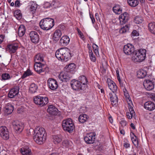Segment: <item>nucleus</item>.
I'll return each mask as SVG.
<instances>
[{"label":"nucleus","mask_w":155,"mask_h":155,"mask_svg":"<svg viewBox=\"0 0 155 155\" xmlns=\"http://www.w3.org/2000/svg\"><path fill=\"white\" fill-rule=\"evenodd\" d=\"M33 139L39 144L43 143L46 140V134L44 128L38 127L34 130Z\"/></svg>","instance_id":"nucleus-1"},{"label":"nucleus","mask_w":155,"mask_h":155,"mask_svg":"<svg viewBox=\"0 0 155 155\" xmlns=\"http://www.w3.org/2000/svg\"><path fill=\"white\" fill-rule=\"evenodd\" d=\"M146 51L144 49H140L135 51V55L132 57V60L134 62H141L145 59Z\"/></svg>","instance_id":"nucleus-2"},{"label":"nucleus","mask_w":155,"mask_h":155,"mask_svg":"<svg viewBox=\"0 0 155 155\" xmlns=\"http://www.w3.org/2000/svg\"><path fill=\"white\" fill-rule=\"evenodd\" d=\"M53 19L46 18L41 20L39 23L40 27L44 30H48L51 28L54 25Z\"/></svg>","instance_id":"nucleus-3"},{"label":"nucleus","mask_w":155,"mask_h":155,"mask_svg":"<svg viewBox=\"0 0 155 155\" xmlns=\"http://www.w3.org/2000/svg\"><path fill=\"white\" fill-rule=\"evenodd\" d=\"M62 126L64 130L69 133H71L74 128L72 120L70 118L63 121Z\"/></svg>","instance_id":"nucleus-4"},{"label":"nucleus","mask_w":155,"mask_h":155,"mask_svg":"<svg viewBox=\"0 0 155 155\" xmlns=\"http://www.w3.org/2000/svg\"><path fill=\"white\" fill-rule=\"evenodd\" d=\"M87 80L86 77L82 75L79 77L78 79V91H80L81 93L86 92V84L87 83Z\"/></svg>","instance_id":"nucleus-5"},{"label":"nucleus","mask_w":155,"mask_h":155,"mask_svg":"<svg viewBox=\"0 0 155 155\" xmlns=\"http://www.w3.org/2000/svg\"><path fill=\"white\" fill-rule=\"evenodd\" d=\"M33 100L36 104L41 106H43L47 104L48 102V99L46 97L36 96L34 97Z\"/></svg>","instance_id":"nucleus-6"},{"label":"nucleus","mask_w":155,"mask_h":155,"mask_svg":"<svg viewBox=\"0 0 155 155\" xmlns=\"http://www.w3.org/2000/svg\"><path fill=\"white\" fill-rule=\"evenodd\" d=\"M71 73L64 69L61 72L59 76V79L62 81H67L71 78Z\"/></svg>","instance_id":"nucleus-7"},{"label":"nucleus","mask_w":155,"mask_h":155,"mask_svg":"<svg viewBox=\"0 0 155 155\" xmlns=\"http://www.w3.org/2000/svg\"><path fill=\"white\" fill-rule=\"evenodd\" d=\"M0 136L5 140L9 138V132L7 127L5 126L0 127Z\"/></svg>","instance_id":"nucleus-8"},{"label":"nucleus","mask_w":155,"mask_h":155,"mask_svg":"<svg viewBox=\"0 0 155 155\" xmlns=\"http://www.w3.org/2000/svg\"><path fill=\"white\" fill-rule=\"evenodd\" d=\"M12 125L15 131L18 134L22 131L24 127L23 124L17 121H14L12 122Z\"/></svg>","instance_id":"nucleus-9"},{"label":"nucleus","mask_w":155,"mask_h":155,"mask_svg":"<svg viewBox=\"0 0 155 155\" xmlns=\"http://www.w3.org/2000/svg\"><path fill=\"white\" fill-rule=\"evenodd\" d=\"M35 71L38 73H40L44 72L45 68V65L39 62H35L34 65Z\"/></svg>","instance_id":"nucleus-10"},{"label":"nucleus","mask_w":155,"mask_h":155,"mask_svg":"<svg viewBox=\"0 0 155 155\" xmlns=\"http://www.w3.org/2000/svg\"><path fill=\"white\" fill-rule=\"evenodd\" d=\"M62 51H63L64 54H63L62 57V61H66L71 57V54L70 50L67 48H62Z\"/></svg>","instance_id":"nucleus-11"},{"label":"nucleus","mask_w":155,"mask_h":155,"mask_svg":"<svg viewBox=\"0 0 155 155\" xmlns=\"http://www.w3.org/2000/svg\"><path fill=\"white\" fill-rule=\"evenodd\" d=\"M123 50L125 54L130 55L134 52V48L131 44H128L124 45Z\"/></svg>","instance_id":"nucleus-12"},{"label":"nucleus","mask_w":155,"mask_h":155,"mask_svg":"<svg viewBox=\"0 0 155 155\" xmlns=\"http://www.w3.org/2000/svg\"><path fill=\"white\" fill-rule=\"evenodd\" d=\"M48 84L49 87L51 90H56L58 87L57 81L54 79L50 78L48 81Z\"/></svg>","instance_id":"nucleus-13"},{"label":"nucleus","mask_w":155,"mask_h":155,"mask_svg":"<svg viewBox=\"0 0 155 155\" xmlns=\"http://www.w3.org/2000/svg\"><path fill=\"white\" fill-rule=\"evenodd\" d=\"M18 47V45L17 43L11 44L7 45L6 50L10 53H13L15 52Z\"/></svg>","instance_id":"nucleus-14"},{"label":"nucleus","mask_w":155,"mask_h":155,"mask_svg":"<svg viewBox=\"0 0 155 155\" xmlns=\"http://www.w3.org/2000/svg\"><path fill=\"white\" fill-rule=\"evenodd\" d=\"M29 36L31 41L33 43H37L39 41V37L38 33L35 31H31L29 34Z\"/></svg>","instance_id":"nucleus-15"},{"label":"nucleus","mask_w":155,"mask_h":155,"mask_svg":"<svg viewBox=\"0 0 155 155\" xmlns=\"http://www.w3.org/2000/svg\"><path fill=\"white\" fill-rule=\"evenodd\" d=\"M95 135L92 133H90L86 135L84 137L85 142L88 144L93 143L94 142Z\"/></svg>","instance_id":"nucleus-16"},{"label":"nucleus","mask_w":155,"mask_h":155,"mask_svg":"<svg viewBox=\"0 0 155 155\" xmlns=\"http://www.w3.org/2000/svg\"><path fill=\"white\" fill-rule=\"evenodd\" d=\"M14 110V107L10 103H8L3 109L4 113L8 115L12 113Z\"/></svg>","instance_id":"nucleus-17"},{"label":"nucleus","mask_w":155,"mask_h":155,"mask_svg":"<svg viewBox=\"0 0 155 155\" xmlns=\"http://www.w3.org/2000/svg\"><path fill=\"white\" fill-rule=\"evenodd\" d=\"M107 84L110 90L113 93H116L117 91V86L115 83L110 79H107Z\"/></svg>","instance_id":"nucleus-18"},{"label":"nucleus","mask_w":155,"mask_h":155,"mask_svg":"<svg viewBox=\"0 0 155 155\" xmlns=\"http://www.w3.org/2000/svg\"><path fill=\"white\" fill-rule=\"evenodd\" d=\"M129 14L126 12H124L119 16L120 24L123 25L126 23L129 19Z\"/></svg>","instance_id":"nucleus-19"},{"label":"nucleus","mask_w":155,"mask_h":155,"mask_svg":"<svg viewBox=\"0 0 155 155\" xmlns=\"http://www.w3.org/2000/svg\"><path fill=\"white\" fill-rule=\"evenodd\" d=\"M143 86L148 91L151 90L154 87L153 83L149 80H145L143 82Z\"/></svg>","instance_id":"nucleus-20"},{"label":"nucleus","mask_w":155,"mask_h":155,"mask_svg":"<svg viewBox=\"0 0 155 155\" xmlns=\"http://www.w3.org/2000/svg\"><path fill=\"white\" fill-rule=\"evenodd\" d=\"M144 107L146 110L151 111L155 109V105L153 102L148 101L144 103Z\"/></svg>","instance_id":"nucleus-21"},{"label":"nucleus","mask_w":155,"mask_h":155,"mask_svg":"<svg viewBox=\"0 0 155 155\" xmlns=\"http://www.w3.org/2000/svg\"><path fill=\"white\" fill-rule=\"evenodd\" d=\"M109 97H110L112 104L114 106L117 103L118 98L115 93H109Z\"/></svg>","instance_id":"nucleus-22"},{"label":"nucleus","mask_w":155,"mask_h":155,"mask_svg":"<svg viewBox=\"0 0 155 155\" xmlns=\"http://www.w3.org/2000/svg\"><path fill=\"white\" fill-rule=\"evenodd\" d=\"M70 41V38L67 36H63L59 41L60 45L62 46H65L68 44Z\"/></svg>","instance_id":"nucleus-23"},{"label":"nucleus","mask_w":155,"mask_h":155,"mask_svg":"<svg viewBox=\"0 0 155 155\" xmlns=\"http://www.w3.org/2000/svg\"><path fill=\"white\" fill-rule=\"evenodd\" d=\"M18 87H17L11 89L8 94V97L10 98H14L18 94Z\"/></svg>","instance_id":"nucleus-24"},{"label":"nucleus","mask_w":155,"mask_h":155,"mask_svg":"<svg viewBox=\"0 0 155 155\" xmlns=\"http://www.w3.org/2000/svg\"><path fill=\"white\" fill-rule=\"evenodd\" d=\"M47 111L52 115H56L58 113V109L52 105H49L47 109Z\"/></svg>","instance_id":"nucleus-25"},{"label":"nucleus","mask_w":155,"mask_h":155,"mask_svg":"<svg viewBox=\"0 0 155 155\" xmlns=\"http://www.w3.org/2000/svg\"><path fill=\"white\" fill-rule=\"evenodd\" d=\"M20 150L23 155H32L31 150L27 147H24L20 149Z\"/></svg>","instance_id":"nucleus-26"},{"label":"nucleus","mask_w":155,"mask_h":155,"mask_svg":"<svg viewBox=\"0 0 155 155\" xmlns=\"http://www.w3.org/2000/svg\"><path fill=\"white\" fill-rule=\"evenodd\" d=\"M61 36V32L60 30H56L54 32L53 37V40L56 41L59 40V39Z\"/></svg>","instance_id":"nucleus-27"},{"label":"nucleus","mask_w":155,"mask_h":155,"mask_svg":"<svg viewBox=\"0 0 155 155\" xmlns=\"http://www.w3.org/2000/svg\"><path fill=\"white\" fill-rule=\"evenodd\" d=\"M62 139V137L61 135H54L53 136V141L55 144L60 143Z\"/></svg>","instance_id":"nucleus-28"},{"label":"nucleus","mask_w":155,"mask_h":155,"mask_svg":"<svg viewBox=\"0 0 155 155\" xmlns=\"http://www.w3.org/2000/svg\"><path fill=\"white\" fill-rule=\"evenodd\" d=\"M38 88V87L37 85L34 83H32L30 86L29 91L31 93H34L37 92Z\"/></svg>","instance_id":"nucleus-29"},{"label":"nucleus","mask_w":155,"mask_h":155,"mask_svg":"<svg viewBox=\"0 0 155 155\" xmlns=\"http://www.w3.org/2000/svg\"><path fill=\"white\" fill-rule=\"evenodd\" d=\"M25 26L23 25H21L19 27L18 32V35L19 37H21L25 34Z\"/></svg>","instance_id":"nucleus-30"},{"label":"nucleus","mask_w":155,"mask_h":155,"mask_svg":"<svg viewBox=\"0 0 155 155\" xmlns=\"http://www.w3.org/2000/svg\"><path fill=\"white\" fill-rule=\"evenodd\" d=\"M147 75V72L144 70H140L138 71L137 73V76L140 78H143Z\"/></svg>","instance_id":"nucleus-31"},{"label":"nucleus","mask_w":155,"mask_h":155,"mask_svg":"<svg viewBox=\"0 0 155 155\" xmlns=\"http://www.w3.org/2000/svg\"><path fill=\"white\" fill-rule=\"evenodd\" d=\"M62 48L58 50L55 52V55L56 57L59 60L62 61V57L63 51H62Z\"/></svg>","instance_id":"nucleus-32"},{"label":"nucleus","mask_w":155,"mask_h":155,"mask_svg":"<svg viewBox=\"0 0 155 155\" xmlns=\"http://www.w3.org/2000/svg\"><path fill=\"white\" fill-rule=\"evenodd\" d=\"M44 55L43 54H39L35 57V61L36 62H43L44 61Z\"/></svg>","instance_id":"nucleus-33"},{"label":"nucleus","mask_w":155,"mask_h":155,"mask_svg":"<svg viewBox=\"0 0 155 155\" xmlns=\"http://www.w3.org/2000/svg\"><path fill=\"white\" fill-rule=\"evenodd\" d=\"M127 2L129 5L132 7H134L139 4L138 0H127Z\"/></svg>","instance_id":"nucleus-34"},{"label":"nucleus","mask_w":155,"mask_h":155,"mask_svg":"<svg viewBox=\"0 0 155 155\" xmlns=\"http://www.w3.org/2000/svg\"><path fill=\"white\" fill-rule=\"evenodd\" d=\"M76 68V65L74 63H71L66 66L64 68V69L68 71H70L71 72L74 70Z\"/></svg>","instance_id":"nucleus-35"},{"label":"nucleus","mask_w":155,"mask_h":155,"mask_svg":"<svg viewBox=\"0 0 155 155\" xmlns=\"http://www.w3.org/2000/svg\"><path fill=\"white\" fill-rule=\"evenodd\" d=\"M148 28L150 32L155 35V23L154 22L150 23L148 24Z\"/></svg>","instance_id":"nucleus-36"},{"label":"nucleus","mask_w":155,"mask_h":155,"mask_svg":"<svg viewBox=\"0 0 155 155\" xmlns=\"http://www.w3.org/2000/svg\"><path fill=\"white\" fill-rule=\"evenodd\" d=\"M14 15L18 20L21 19L22 17V14L21 11L19 10H17L15 11L14 13Z\"/></svg>","instance_id":"nucleus-37"},{"label":"nucleus","mask_w":155,"mask_h":155,"mask_svg":"<svg viewBox=\"0 0 155 155\" xmlns=\"http://www.w3.org/2000/svg\"><path fill=\"white\" fill-rule=\"evenodd\" d=\"M113 10L114 12L116 14H120L122 12V9L119 5H116L114 7Z\"/></svg>","instance_id":"nucleus-38"},{"label":"nucleus","mask_w":155,"mask_h":155,"mask_svg":"<svg viewBox=\"0 0 155 155\" xmlns=\"http://www.w3.org/2000/svg\"><path fill=\"white\" fill-rule=\"evenodd\" d=\"M71 84L72 88L74 90H77L78 89V81L75 79L72 80L71 82Z\"/></svg>","instance_id":"nucleus-39"},{"label":"nucleus","mask_w":155,"mask_h":155,"mask_svg":"<svg viewBox=\"0 0 155 155\" xmlns=\"http://www.w3.org/2000/svg\"><path fill=\"white\" fill-rule=\"evenodd\" d=\"M87 115L85 114L80 115L78 118L79 121L81 123H84L87 119Z\"/></svg>","instance_id":"nucleus-40"},{"label":"nucleus","mask_w":155,"mask_h":155,"mask_svg":"<svg viewBox=\"0 0 155 155\" xmlns=\"http://www.w3.org/2000/svg\"><path fill=\"white\" fill-rule=\"evenodd\" d=\"M132 134L134 136L132 137V136H131L132 141L135 146H138V142L137 140V137L136 136L134 135L133 133H132Z\"/></svg>","instance_id":"nucleus-41"},{"label":"nucleus","mask_w":155,"mask_h":155,"mask_svg":"<svg viewBox=\"0 0 155 155\" xmlns=\"http://www.w3.org/2000/svg\"><path fill=\"white\" fill-rule=\"evenodd\" d=\"M71 144L72 142L69 141L68 140H65L62 142V145L65 147H69L71 145Z\"/></svg>","instance_id":"nucleus-42"},{"label":"nucleus","mask_w":155,"mask_h":155,"mask_svg":"<svg viewBox=\"0 0 155 155\" xmlns=\"http://www.w3.org/2000/svg\"><path fill=\"white\" fill-rule=\"evenodd\" d=\"M129 29V26L128 25H126L123 26L120 30V32L121 34H124Z\"/></svg>","instance_id":"nucleus-43"},{"label":"nucleus","mask_w":155,"mask_h":155,"mask_svg":"<svg viewBox=\"0 0 155 155\" xmlns=\"http://www.w3.org/2000/svg\"><path fill=\"white\" fill-rule=\"evenodd\" d=\"M2 80H9L10 79V76L9 74L8 73H5L2 74Z\"/></svg>","instance_id":"nucleus-44"},{"label":"nucleus","mask_w":155,"mask_h":155,"mask_svg":"<svg viewBox=\"0 0 155 155\" xmlns=\"http://www.w3.org/2000/svg\"><path fill=\"white\" fill-rule=\"evenodd\" d=\"M143 21L142 18L140 16H137L135 18L134 21L136 24H139L141 23Z\"/></svg>","instance_id":"nucleus-45"},{"label":"nucleus","mask_w":155,"mask_h":155,"mask_svg":"<svg viewBox=\"0 0 155 155\" xmlns=\"http://www.w3.org/2000/svg\"><path fill=\"white\" fill-rule=\"evenodd\" d=\"M124 96L126 98L127 101L128 102V103L129 104H130V103H131L132 102L131 100V98L128 93L127 92H125L124 91Z\"/></svg>","instance_id":"nucleus-46"},{"label":"nucleus","mask_w":155,"mask_h":155,"mask_svg":"<svg viewBox=\"0 0 155 155\" xmlns=\"http://www.w3.org/2000/svg\"><path fill=\"white\" fill-rule=\"evenodd\" d=\"M32 74V73L29 69H28L23 74L22 77L25 78L27 76H30Z\"/></svg>","instance_id":"nucleus-47"},{"label":"nucleus","mask_w":155,"mask_h":155,"mask_svg":"<svg viewBox=\"0 0 155 155\" xmlns=\"http://www.w3.org/2000/svg\"><path fill=\"white\" fill-rule=\"evenodd\" d=\"M37 5L33 3L29 6V10L30 11H34L37 8Z\"/></svg>","instance_id":"nucleus-48"},{"label":"nucleus","mask_w":155,"mask_h":155,"mask_svg":"<svg viewBox=\"0 0 155 155\" xmlns=\"http://www.w3.org/2000/svg\"><path fill=\"white\" fill-rule=\"evenodd\" d=\"M120 124L121 126L124 127L127 124V122L124 119H121L120 122Z\"/></svg>","instance_id":"nucleus-49"},{"label":"nucleus","mask_w":155,"mask_h":155,"mask_svg":"<svg viewBox=\"0 0 155 155\" xmlns=\"http://www.w3.org/2000/svg\"><path fill=\"white\" fill-rule=\"evenodd\" d=\"M78 35H79V37L81 39H82L83 40H84L85 38L84 36L83 33L80 31V30L78 29Z\"/></svg>","instance_id":"nucleus-50"},{"label":"nucleus","mask_w":155,"mask_h":155,"mask_svg":"<svg viewBox=\"0 0 155 155\" xmlns=\"http://www.w3.org/2000/svg\"><path fill=\"white\" fill-rule=\"evenodd\" d=\"M135 115V114H132V113L129 112H127L126 113L127 117L129 119H131Z\"/></svg>","instance_id":"nucleus-51"},{"label":"nucleus","mask_w":155,"mask_h":155,"mask_svg":"<svg viewBox=\"0 0 155 155\" xmlns=\"http://www.w3.org/2000/svg\"><path fill=\"white\" fill-rule=\"evenodd\" d=\"M128 107L129 112L132 113V114H135V112L132 106L129 105Z\"/></svg>","instance_id":"nucleus-52"},{"label":"nucleus","mask_w":155,"mask_h":155,"mask_svg":"<svg viewBox=\"0 0 155 155\" xmlns=\"http://www.w3.org/2000/svg\"><path fill=\"white\" fill-rule=\"evenodd\" d=\"M132 35L134 36H138L139 33L137 30H134L132 33Z\"/></svg>","instance_id":"nucleus-53"},{"label":"nucleus","mask_w":155,"mask_h":155,"mask_svg":"<svg viewBox=\"0 0 155 155\" xmlns=\"http://www.w3.org/2000/svg\"><path fill=\"white\" fill-rule=\"evenodd\" d=\"M5 36L3 35H0V44H1L4 41Z\"/></svg>","instance_id":"nucleus-54"},{"label":"nucleus","mask_w":155,"mask_h":155,"mask_svg":"<svg viewBox=\"0 0 155 155\" xmlns=\"http://www.w3.org/2000/svg\"><path fill=\"white\" fill-rule=\"evenodd\" d=\"M119 82L120 86L121 87H124L125 86V84L123 83L121 81L120 79H118Z\"/></svg>","instance_id":"nucleus-55"},{"label":"nucleus","mask_w":155,"mask_h":155,"mask_svg":"<svg viewBox=\"0 0 155 155\" xmlns=\"http://www.w3.org/2000/svg\"><path fill=\"white\" fill-rule=\"evenodd\" d=\"M91 61L93 62H95L96 60V58L95 56L93 55L90 57Z\"/></svg>","instance_id":"nucleus-56"},{"label":"nucleus","mask_w":155,"mask_h":155,"mask_svg":"<svg viewBox=\"0 0 155 155\" xmlns=\"http://www.w3.org/2000/svg\"><path fill=\"white\" fill-rule=\"evenodd\" d=\"M20 2L19 0H17L15 2V6L16 7H19L20 6Z\"/></svg>","instance_id":"nucleus-57"},{"label":"nucleus","mask_w":155,"mask_h":155,"mask_svg":"<svg viewBox=\"0 0 155 155\" xmlns=\"http://www.w3.org/2000/svg\"><path fill=\"white\" fill-rule=\"evenodd\" d=\"M90 17L92 23L94 24L95 22V20L93 15L90 14Z\"/></svg>","instance_id":"nucleus-58"},{"label":"nucleus","mask_w":155,"mask_h":155,"mask_svg":"<svg viewBox=\"0 0 155 155\" xmlns=\"http://www.w3.org/2000/svg\"><path fill=\"white\" fill-rule=\"evenodd\" d=\"M89 49V56L90 57L91 56H92L93 55V53L91 49V48H88Z\"/></svg>","instance_id":"nucleus-59"},{"label":"nucleus","mask_w":155,"mask_h":155,"mask_svg":"<svg viewBox=\"0 0 155 155\" xmlns=\"http://www.w3.org/2000/svg\"><path fill=\"white\" fill-rule=\"evenodd\" d=\"M116 74L117 79H120V78L119 75V71L118 69L116 70Z\"/></svg>","instance_id":"nucleus-60"},{"label":"nucleus","mask_w":155,"mask_h":155,"mask_svg":"<svg viewBox=\"0 0 155 155\" xmlns=\"http://www.w3.org/2000/svg\"><path fill=\"white\" fill-rule=\"evenodd\" d=\"M93 47L94 49V50H95V49H98V47L97 45L95 44H94L93 45Z\"/></svg>","instance_id":"nucleus-61"},{"label":"nucleus","mask_w":155,"mask_h":155,"mask_svg":"<svg viewBox=\"0 0 155 155\" xmlns=\"http://www.w3.org/2000/svg\"><path fill=\"white\" fill-rule=\"evenodd\" d=\"M124 146L126 148H127L130 147V144L128 143H125L124 144Z\"/></svg>","instance_id":"nucleus-62"},{"label":"nucleus","mask_w":155,"mask_h":155,"mask_svg":"<svg viewBox=\"0 0 155 155\" xmlns=\"http://www.w3.org/2000/svg\"><path fill=\"white\" fill-rule=\"evenodd\" d=\"M57 4L58 3L56 2L55 1H53L51 3V5L53 6H56Z\"/></svg>","instance_id":"nucleus-63"},{"label":"nucleus","mask_w":155,"mask_h":155,"mask_svg":"<svg viewBox=\"0 0 155 155\" xmlns=\"http://www.w3.org/2000/svg\"><path fill=\"white\" fill-rule=\"evenodd\" d=\"M151 98L152 100L155 101V94L152 95L151 96Z\"/></svg>","instance_id":"nucleus-64"}]
</instances>
